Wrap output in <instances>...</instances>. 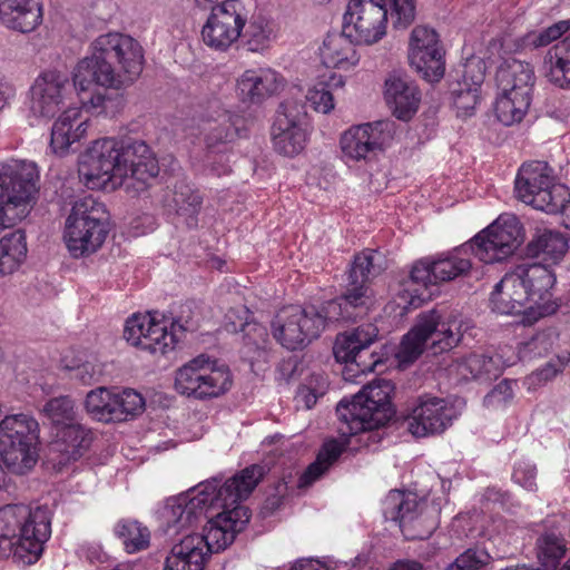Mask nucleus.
I'll return each mask as SVG.
<instances>
[{
  "instance_id": "nucleus-54",
  "label": "nucleus",
  "mask_w": 570,
  "mask_h": 570,
  "mask_svg": "<svg viewBox=\"0 0 570 570\" xmlns=\"http://www.w3.org/2000/svg\"><path fill=\"white\" fill-rule=\"evenodd\" d=\"M570 30L569 20H560L544 29L530 31L520 39L522 49H538L549 46Z\"/></svg>"
},
{
  "instance_id": "nucleus-38",
  "label": "nucleus",
  "mask_w": 570,
  "mask_h": 570,
  "mask_svg": "<svg viewBox=\"0 0 570 570\" xmlns=\"http://www.w3.org/2000/svg\"><path fill=\"white\" fill-rule=\"evenodd\" d=\"M544 68L552 83L561 88L570 87V33L548 50Z\"/></svg>"
},
{
  "instance_id": "nucleus-60",
  "label": "nucleus",
  "mask_w": 570,
  "mask_h": 570,
  "mask_svg": "<svg viewBox=\"0 0 570 570\" xmlns=\"http://www.w3.org/2000/svg\"><path fill=\"white\" fill-rule=\"evenodd\" d=\"M513 397L512 382L502 380L483 399L487 407H500L505 405Z\"/></svg>"
},
{
  "instance_id": "nucleus-6",
  "label": "nucleus",
  "mask_w": 570,
  "mask_h": 570,
  "mask_svg": "<svg viewBox=\"0 0 570 570\" xmlns=\"http://www.w3.org/2000/svg\"><path fill=\"white\" fill-rule=\"evenodd\" d=\"M389 10L395 28L405 29L415 19L414 0H350L344 32L357 43H376L386 35Z\"/></svg>"
},
{
  "instance_id": "nucleus-46",
  "label": "nucleus",
  "mask_w": 570,
  "mask_h": 570,
  "mask_svg": "<svg viewBox=\"0 0 570 570\" xmlns=\"http://www.w3.org/2000/svg\"><path fill=\"white\" fill-rule=\"evenodd\" d=\"M531 98L519 95L518 92H503L497 98L494 111L498 120L504 126H511L520 122L527 115Z\"/></svg>"
},
{
  "instance_id": "nucleus-37",
  "label": "nucleus",
  "mask_w": 570,
  "mask_h": 570,
  "mask_svg": "<svg viewBox=\"0 0 570 570\" xmlns=\"http://www.w3.org/2000/svg\"><path fill=\"white\" fill-rule=\"evenodd\" d=\"M510 365L512 362L498 354L472 353L458 364V371L464 379H491L498 377Z\"/></svg>"
},
{
  "instance_id": "nucleus-8",
  "label": "nucleus",
  "mask_w": 570,
  "mask_h": 570,
  "mask_svg": "<svg viewBox=\"0 0 570 570\" xmlns=\"http://www.w3.org/2000/svg\"><path fill=\"white\" fill-rule=\"evenodd\" d=\"M39 174L32 163L0 164V229L10 228L31 212Z\"/></svg>"
},
{
  "instance_id": "nucleus-35",
  "label": "nucleus",
  "mask_w": 570,
  "mask_h": 570,
  "mask_svg": "<svg viewBox=\"0 0 570 570\" xmlns=\"http://www.w3.org/2000/svg\"><path fill=\"white\" fill-rule=\"evenodd\" d=\"M495 78L501 91H515L532 99L534 72L529 63L515 59L508 60L498 69Z\"/></svg>"
},
{
  "instance_id": "nucleus-14",
  "label": "nucleus",
  "mask_w": 570,
  "mask_h": 570,
  "mask_svg": "<svg viewBox=\"0 0 570 570\" xmlns=\"http://www.w3.org/2000/svg\"><path fill=\"white\" fill-rule=\"evenodd\" d=\"M522 239L523 228L518 217L502 214L469 243V248L481 262L492 264L510 256Z\"/></svg>"
},
{
  "instance_id": "nucleus-41",
  "label": "nucleus",
  "mask_w": 570,
  "mask_h": 570,
  "mask_svg": "<svg viewBox=\"0 0 570 570\" xmlns=\"http://www.w3.org/2000/svg\"><path fill=\"white\" fill-rule=\"evenodd\" d=\"M26 234L18 229L0 238V277L14 273L26 261Z\"/></svg>"
},
{
  "instance_id": "nucleus-16",
  "label": "nucleus",
  "mask_w": 570,
  "mask_h": 570,
  "mask_svg": "<svg viewBox=\"0 0 570 570\" xmlns=\"http://www.w3.org/2000/svg\"><path fill=\"white\" fill-rule=\"evenodd\" d=\"M377 335V327L371 323L337 335L333 351L336 361L346 364L343 371L345 381H354L355 371L362 374L373 372L382 362L374 352L370 353V361L364 358L366 350L376 341Z\"/></svg>"
},
{
  "instance_id": "nucleus-2",
  "label": "nucleus",
  "mask_w": 570,
  "mask_h": 570,
  "mask_svg": "<svg viewBox=\"0 0 570 570\" xmlns=\"http://www.w3.org/2000/svg\"><path fill=\"white\" fill-rule=\"evenodd\" d=\"M144 50L129 35L108 32L91 45V55L81 59L72 75L73 87L89 90L92 83L121 87L131 83L142 71Z\"/></svg>"
},
{
  "instance_id": "nucleus-17",
  "label": "nucleus",
  "mask_w": 570,
  "mask_h": 570,
  "mask_svg": "<svg viewBox=\"0 0 570 570\" xmlns=\"http://www.w3.org/2000/svg\"><path fill=\"white\" fill-rule=\"evenodd\" d=\"M247 11L239 0H223L212 7L202 29L204 43L217 51H226L236 42L245 28Z\"/></svg>"
},
{
  "instance_id": "nucleus-51",
  "label": "nucleus",
  "mask_w": 570,
  "mask_h": 570,
  "mask_svg": "<svg viewBox=\"0 0 570 570\" xmlns=\"http://www.w3.org/2000/svg\"><path fill=\"white\" fill-rule=\"evenodd\" d=\"M560 334L556 328H547L535 333L529 341L519 348V356L522 361L547 356L556 350Z\"/></svg>"
},
{
  "instance_id": "nucleus-33",
  "label": "nucleus",
  "mask_w": 570,
  "mask_h": 570,
  "mask_svg": "<svg viewBox=\"0 0 570 570\" xmlns=\"http://www.w3.org/2000/svg\"><path fill=\"white\" fill-rule=\"evenodd\" d=\"M91 443V432L80 423L62 428L51 443L50 451L58 453L59 464L78 460Z\"/></svg>"
},
{
  "instance_id": "nucleus-52",
  "label": "nucleus",
  "mask_w": 570,
  "mask_h": 570,
  "mask_svg": "<svg viewBox=\"0 0 570 570\" xmlns=\"http://www.w3.org/2000/svg\"><path fill=\"white\" fill-rule=\"evenodd\" d=\"M245 343L243 354L253 365L255 362L266 361L267 356V332L266 328L257 324H245Z\"/></svg>"
},
{
  "instance_id": "nucleus-4",
  "label": "nucleus",
  "mask_w": 570,
  "mask_h": 570,
  "mask_svg": "<svg viewBox=\"0 0 570 570\" xmlns=\"http://www.w3.org/2000/svg\"><path fill=\"white\" fill-rule=\"evenodd\" d=\"M51 534V512L47 507L26 504L0 508V558L12 556L21 564L35 563Z\"/></svg>"
},
{
  "instance_id": "nucleus-1",
  "label": "nucleus",
  "mask_w": 570,
  "mask_h": 570,
  "mask_svg": "<svg viewBox=\"0 0 570 570\" xmlns=\"http://www.w3.org/2000/svg\"><path fill=\"white\" fill-rule=\"evenodd\" d=\"M394 385L390 380L375 379L357 392L351 401L342 400L336 406L341 422L338 432L344 442L330 440L320 450L316 461L308 465L299 479V487L316 481L341 455L345 445L370 446L381 441L380 429L394 415L391 396Z\"/></svg>"
},
{
  "instance_id": "nucleus-36",
  "label": "nucleus",
  "mask_w": 570,
  "mask_h": 570,
  "mask_svg": "<svg viewBox=\"0 0 570 570\" xmlns=\"http://www.w3.org/2000/svg\"><path fill=\"white\" fill-rule=\"evenodd\" d=\"M38 441L13 440L11 446L0 441V462L13 474H26L38 461Z\"/></svg>"
},
{
  "instance_id": "nucleus-28",
  "label": "nucleus",
  "mask_w": 570,
  "mask_h": 570,
  "mask_svg": "<svg viewBox=\"0 0 570 570\" xmlns=\"http://www.w3.org/2000/svg\"><path fill=\"white\" fill-rule=\"evenodd\" d=\"M210 556L206 540L200 534H188L173 546L164 570H204Z\"/></svg>"
},
{
  "instance_id": "nucleus-7",
  "label": "nucleus",
  "mask_w": 570,
  "mask_h": 570,
  "mask_svg": "<svg viewBox=\"0 0 570 570\" xmlns=\"http://www.w3.org/2000/svg\"><path fill=\"white\" fill-rule=\"evenodd\" d=\"M466 328L458 316L442 320L435 309L421 313L412 330L404 335L396 357L401 365H409L423 353L429 342L433 354L448 352L459 345Z\"/></svg>"
},
{
  "instance_id": "nucleus-56",
  "label": "nucleus",
  "mask_w": 570,
  "mask_h": 570,
  "mask_svg": "<svg viewBox=\"0 0 570 570\" xmlns=\"http://www.w3.org/2000/svg\"><path fill=\"white\" fill-rule=\"evenodd\" d=\"M344 83L345 81L342 76L338 78L333 77L331 81L333 87H343ZM328 87V83L321 82L307 91L306 100L317 112L328 114L334 109V98Z\"/></svg>"
},
{
  "instance_id": "nucleus-34",
  "label": "nucleus",
  "mask_w": 570,
  "mask_h": 570,
  "mask_svg": "<svg viewBox=\"0 0 570 570\" xmlns=\"http://www.w3.org/2000/svg\"><path fill=\"white\" fill-rule=\"evenodd\" d=\"M352 36L346 32L327 35L320 49L322 62L327 68L347 70L356 66L360 56L355 49Z\"/></svg>"
},
{
  "instance_id": "nucleus-12",
  "label": "nucleus",
  "mask_w": 570,
  "mask_h": 570,
  "mask_svg": "<svg viewBox=\"0 0 570 570\" xmlns=\"http://www.w3.org/2000/svg\"><path fill=\"white\" fill-rule=\"evenodd\" d=\"M327 323L330 322L323 308L317 312L289 305L278 311L271 328L274 338L283 347L296 351L317 338Z\"/></svg>"
},
{
  "instance_id": "nucleus-24",
  "label": "nucleus",
  "mask_w": 570,
  "mask_h": 570,
  "mask_svg": "<svg viewBox=\"0 0 570 570\" xmlns=\"http://www.w3.org/2000/svg\"><path fill=\"white\" fill-rule=\"evenodd\" d=\"M119 141V164L125 169V179L138 183L137 189L159 174L158 160L150 147L140 139L127 137Z\"/></svg>"
},
{
  "instance_id": "nucleus-19",
  "label": "nucleus",
  "mask_w": 570,
  "mask_h": 570,
  "mask_svg": "<svg viewBox=\"0 0 570 570\" xmlns=\"http://www.w3.org/2000/svg\"><path fill=\"white\" fill-rule=\"evenodd\" d=\"M409 61L429 82L439 81L444 76V50L434 29L426 26H416L412 30Z\"/></svg>"
},
{
  "instance_id": "nucleus-31",
  "label": "nucleus",
  "mask_w": 570,
  "mask_h": 570,
  "mask_svg": "<svg viewBox=\"0 0 570 570\" xmlns=\"http://www.w3.org/2000/svg\"><path fill=\"white\" fill-rule=\"evenodd\" d=\"M216 105V116L209 115L203 120L202 134L208 153H222L227 149L237 135L236 117Z\"/></svg>"
},
{
  "instance_id": "nucleus-50",
  "label": "nucleus",
  "mask_w": 570,
  "mask_h": 570,
  "mask_svg": "<svg viewBox=\"0 0 570 570\" xmlns=\"http://www.w3.org/2000/svg\"><path fill=\"white\" fill-rule=\"evenodd\" d=\"M244 46L253 52H259L269 47L275 37L273 24L264 17H254L245 31H242Z\"/></svg>"
},
{
  "instance_id": "nucleus-29",
  "label": "nucleus",
  "mask_w": 570,
  "mask_h": 570,
  "mask_svg": "<svg viewBox=\"0 0 570 570\" xmlns=\"http://www.w3.org/2000/svg\"><path fill=\"white\" fill-rule=\"evenodd\" d=\"M284 87V79L269 68L249 69L237 80L239 97L245 102L259 104L277 94Z\"/></svg>"
},
{
  "instance_id": "nucleus-30",
  "label": "nucleus",
  "mask_w": 570,
  "mask_h": 570,
  "mask_svg": "<svg viewBox=\"0 0 570 570\" xmlns=\"http://www.w3.org/2000/svg\"><path fill=\"white\" fill-rule=\"evenodd\" d=\"M88 119L78 108L66 109L53 122L50 135V148L57 155H65L72 144L87 135Z\"/></svg>"
},
{
  "instance_id": "nucleus-58",
  "label": "nucleus",
  "mask_w": 570,
  "mask_h": 570,
  "mask_svg": "<svg viewBox=\"0 0 570 570\" xmlns=\"http://www.w3.org/2000/svg\"><path fill=\"white\" fill-rule=\"evenodd\" d=\"M92 83L87 91L77 90L80 102L83 109L92 114H101L106 111L107 105L111 101V99L100 90H94Z\"/></svg>"
},
{
  "instance_id": "nucleus-18",
  "label": "nucleus",
  "mask_w": 570,
  "mask_h": 570,
  "mask_svg": "<svg viewBox=\"0 0 570 570\" xmlns=\"http://www.w3.org/2000/svg\"><path fill=\"white\" fill-rule=\"evenodd\" d=\"M458 415L453 404L446 400L422 395L405 417L406 429L415 438L440 434L452 424Z\"/></svg>"
},
{
  "instance_id": "nucleus-62",
  "label": "nucleus",
  "mask_w": 570,
  "mask_h": 570,
  "mask_svg": "<svg viewBox=\"0 0 570 570\" xmlns=\"http://www.w3.org/2000/svg\"><path fill=\"white\" fill-rule=\"evenodd\" d=\"M455 569L478 570L485 563V554L475 550H466L455 559Z\"/></svg>"
},
{
  "instance_id": "nucleus-13",
  "label": "nucleus",
  "mask_w": 570,
  "mask_h": 570,
  "mask_svg": "<svg viewBox=\"0 0 570 570\" xmlns=\"http://www.w3.org/2000/svg\"><path fill=\"white\" fill-rule=\"evenodd\" d=\"M119 141L102 138L91 142L80 156L78 173L90 189H100L111 183L119 185L125 179V169L119 164Z\"/></svg>"
},
{
  "instance_id": "nucleus-23",
  "label": "nucleus",
  "mask_w": 570,
  "mask_h": 570,
  "mask_svg": "<svg viewBox=\"0 0 570 570\" xmlns=\"http://www.w3.org/2000/svg\"><path fill=\"white\" fill-rule=\"evenodd\" d=\"M391 127L389 121L351 127L340 140L343 155L352 160H361L370 153L383 149L392 139Z\"/></svg>"
},
{
  "instance_id": "nucleus-43",
  "label": "nucleus",
  "mask_w": 570,
  "mask_h": 570,
  "mask_svg": "<svg viewBox=\"0 0 570 570\" xmlns=\"http://www.w3.org/2000/svg\"><path fill=\"white\" fill-rule=\"evenodd\" d=\"M471 252L469 243L445 257L434 259V278L436 284L450 282L456 277L466 275L471 269V262L465 255Z\"/></svg>"
},
{
  "instance_id": "nucleus-26",
  "label": "nucleus",
  "mask_w": 570,
  "mask_h": 570,
  "mask_svg": "<svg viewBox=\"0 0 570 570\" xmlns=\"http://www.w3.org/2000/svg\"><path fill=\"white\" fill-rule=\"evenodd\" d=\"M374 305L375 298L370 286L348 279L345 293L327 302L323 306V312L326 313L328 322L350 321L366 315Z\"/></svg>"
},
{
  "instance_id": "nucleus-47",
  "label": "nucleus",
  "mask_w": 570,
  "mask_h": 570,
  "mask_svg": "<svg viewBox=\"0 0 570 570\" xmlns=\"http://www.w3.org/2000/svg\"><path fill=\"white\" fill-rule=\"evenodd\" d=\"M540 570H556L567 552L564 539L553 531L542 533L535 543Z\"/></svg>"
},
{
  "instance_id": "nucleus-55",
  "label": "nucleus",
  "mask_w": 570,
  "mask_h": 570,
  "mask_svg": "<svg viewBox=\"0 0 570 570\" xmlns=\"http://www.w3.org/2000/svg\"><path fill=\"white\" fill-rule=\"evenodd\" d=\"M115 407L120 415L117 422H125L140 414L145 409L144 397L132 389L114 390Z\"/></svg>"
},
{
  "instance_id": "nucleus-48",
  "label": "nucleus",
  "mask_w": 570,
  "mask_h": 570,
  "mask_svg": "<svg viewBox=\"0 0 570 570\" xmlns=\"http://www.w3.org/2000/svg\"><path fill=\"white\" fill-rule=\"evenodd\" d=\"M42 413L51 424L60 429L79 423V411L76 401L69 395H60L48 400L43 405Z\"/></svg>"
},
{
  "instance_id": "nucleus-9",
  "label": "nucleus",
  "mask_w": 570,
  "mask_h": 570,
  "mask_svg": "<svg viewBox=\"0 0 570 570\" xmlns=\"http://www.w3.org/2000/svg\"><path fill=\"white\" fill-rule=\"evenodd\" d=\"M107 219L105 205L91 196L73 204L65 228V242L72 257L90 255L101 247L108 234Z\"/></svg>"
},
{
  "instance_id": "nucleus-5",
  "label": "nucleus",
  "mask_w": 570,
  "mask_h": 570,
  "mask_svg": "<svg viewBox=\"0 0 570 570\" xmlns=\"http://www.w3.org/2000/svg\"><path fill=\"white\" fill-rule=\"evenodd\" d=\"M554 283L556 275L543 264L517 265L495 285L490 297L491 308L504 315L521 314L528 308L549 313Z\"/></svg>"
},
{
  "instance_id": "nucleus-49",
  "label": "nucleus",
  "mask_w": 570,
  "mask_h": 570,
  "mask_svg": "<svg viewBox=\"0 0 570 570\" xmlns=\"http://www.w3.org/2000/svg\"><path fill=\"white\" fill-rule=\"evenodd\" d=\"M115 533L129 553L138 552L149 546V530L136 520L125 519L119 521L115 527Z\"/></svg>"
},
{
  "instance_id": "nucleus-61",
  "label": "nucleus",
  "mask_w": 570,
  "mask_h": 570,
  "mask_svg": "<svg viewBox=\"0 0 570 570\" xmlns=\"http://www.w3.org/2000/svg\"><path fill=\"white\" fill-rule=\"evenodd\" d=\"M434 259L424 258L416 262L412 269L410 277L414 283L428 286L430 284H436L434 278Z\"/></svg>"
},
{
  "instance_id": "nucleus-32",
  "label": "nucleus",
  "mask_w": 570,
  "mask_h": 570,
  "mask_svg": "<svg viewBox=\"0 0 570 570\" xmlns=\"http://www.w3.org/2000/svg\"><path fill=\"white\" fill-rule=\"evenodd\" d=\"M42 4L39 0H17L0 4L1 22L16 31H33L42 22Z\"/></svg>"
},
{
  "instance_id": "nucleus-20",
  "label": "nucleus",
  "mask_w": 570,
  "mask_h": 570,
  "mask_svg": "<svg viewBox=\"0 0 570 570\" xmlns=\"http://www.w3.org/2000/svg\"><path fill=\"white\" fill-rule=\"evenodd\" d=\"M69 90V78L63 72H41L30 87V112L37 118L50 119L65 104Z\"/></svg>"
},
{
  "instance_id": "nucleus-25",
  "label": "nucleus",
  "mask_w": 570,
  "mask_h": 570,
  "mask_svg": "<svg viewBox=\"0 0 570 570\" xmlns=\"http://www.w3.org/2000/svg\"><path fill=\"white\" fill-rule=\"evenodd\" d=\"M487 66L482 58L472 56L463 66L460 80L452 85L451 96L459 116H470L480 102V90L485 78Z\"/></svg>"
},
{
  "instance_id": "nucleus-39",
  "label": "nucleus",
  "mask_w": 570,
  "mask_h": 570,
  "mask_svg": "<svg viewBox=\"0 0 570 570\" xmlns=\"http://www.w3.org/2000/svg\"><path fill=\"white\" fill-rule=\"evenodd\" d=\"M39 423L29 414L18 413L6 415L0 422V441L11 446L13 440L39 441Z\"/></svg>"
},
{
  "instance_id": "nucleus-63",
  "label": "nucleus",
  "mask_w": 570,
  "mask_h": 570,
  "mask_svg": "<svg viewBox=\"0 0 570 570\" xmlns=\"http://www.w3.org/2000/svg\"><path fill=\"white\" fill-rule=\"evenodd\" d=\"M535 475V468L530 464H520L513 472L514 481L529 491H533L537 488Z\"/></svg>"
},
{
  "instance_id": "nucleus-11",
  "label": "nucleus",
  "mask_w": 570,
  "mask_h": 570,
  "mask_svg": "<svg viewBox=\"0 0 570 570\" xmlns=\"http://www.w3.org/2000/svg\"><path fill=\"white\" fill-rule=\"evenodd\" d=\"M386 520L399 522L406 540L429 539L439 525V509L413 493L392 490L383 502Z\"/></svg>"
},
{
  "instance_id": "nucleus-27",
  "label": "nucleus",
  "mask_w": 570,
  "mask_h": 570,
  "mask_svg": "<svg viewBox=\"0 0 570 570\" xmlns=\"http://www.w3.org/2000/svg\"><path fill=\"white\" fill-rule=\"evenodd\" d=\"M384 98L392 114L400 120H410L419 110L421 91L407 75L392 73L384 83Z\"/></svg>"
},
{
  "instance_id": "nucleus-15",
  "label": "nucleus",
  "mask_w": 570,
  "mask_h": 570,
  "mask_svg": "<svg viewBox=\"0 0 570 570\" xmlns=\"http://www.w3.org/2000/svg\"><path fill=\"white\" fill-rule=\"evenodd\" d=\"M515 197L539 210H551V199L560 200L566 195V186L554 184L551 169L543 161L524 164L514 181Z\"/></svg>"
},
{
  "instance_id": "nucleus-22",
  "label": "nucleus",
  "mask_w": 570,
  "mask_h": 570,
  "mask_svg": "<svg viewBox=\"0 0 570 570\" xmlns=\"http://www.w3.org/2000/svg\"><path fill=\"white\" fill-rule=\"evenodd\" d=\"M305 117L303 106L294 101L282 105V111L273 125V144L278 154L293 157L304 149L307 138Z\"/></svg>"
},
{
  "instance_id": "nucleus-21",
  "label": "nucleus",
  "mask_w": 570,
  "mask_h": 570,
  "mask_svg": "<svg viewBox=\"0 0 570 570\" xmlns=\"http://www.w3.org/2000/svg\"><path fill=\"white\" fill-rule=\"evenodd\" d=\"M237 501L230 507H210L209 511L222 509V512L210 515L208 524L199 533L209 548L210 554L225 550L233 543L238 532L243 531L249 521L248 508Z\"/></svg>"
},
{
  "instance_id": "nucleus-10",
  "label": "nucleus",
  "mask_w": 570,
  "mask_h": 570,
  "mask_svg": "<svg viewBox=\"0 0 570 570\" xmlns=\"http://www.w3.org/2000/svg\"><path fill=\"white\" fill-rule=\"evenodd\" d=\"M233 386L229 367L206 354L189 360L175 372V390L199 401L226 394Z\"/></svg>"
},
{
  "instance_id": "nucleus-45",
  "label": "nucleus",
  "mask_w": 570,
  "mask_h": 570,
  "mask_svg": "<svg viewBox=\"0 0 570 570\" xmlns=\"http://www.w3.org/2000/svg\"><path fill=\"white\" fill-rule=\"evenodd\" d=\"M203 196L190 185L178 183L173 195V205L176 214L184 218L189 227L197 225V215L200 212Z\"/></svg>"
},
{
  "instance_id": "nucleus-59",
  "label": "nucleus",
  "mask_w": 570,
  "mask_h": 570,
  "mask_svg": "<svg viewBox=\"0 0 570 570\" xmlns=\"http://www.w3.org/2000/svg\"><path fill=\"white\" fill-rule=\"evenodd\" d=\"M570 363V352L558 354L554 360H550L542 367L532 373L531 377L538 382H547L552 380L557 374Z\"/></svg>"
},
{
  "instance_id": "nucleus-44",
  "label": "nucleus",
  "mask_w": 570,
  "mask_h": 570,
  "mask_svg": "<svg viewBox=\"0 0 570 570\" xmlns=\"http://www.w3.org/2000/svg\"><path fill=\"white\" fill-rule=\"evenodd\" d=\"M83 405L87 413L99 422H117V415H120L115 407L114 390L107 387L88 392Z\"/></svg>"
},
{
  "instance_id": "nucleus-53",
  "label": "nucleus",
  "mask_w": 570,
  "mask_h": 570,
  "mask_svg": "<svg viewBox=\"0 0 570 570\" xmlns=\"http://www.w3.org/2000/svg\"><path fill=\"white\" fill-rule=\"evenodd\" d=\"M382 256L376 250L366 249L357 254L350 269L348 279L368 284L371 277L379 275L383 267Z\"/></svg>"
},
{
  "instance_id": "nucleus-42",
  "label": "nucleus",
  "mask_w": 570,
  "mask_h": 570,
  "mask_svg": "<svg viewBox=\"0 0 570 570\" xmlns=\"http://www.w3.org/2000/svg\"><path fill=\"white\" fill-rule=\"evenodd\" d=\"M568 242L559 232L544 229L538 232L527 245V254L531 257L543 256L544 261L558 263L568 250Z\"/></svg>"
},
{
  "instance_id": "nucleus-3",
  "label": "nucleus",
  "mask_w": 570,
  "mask_h": 570,
  "mask_svg": "<svg viewBox=\"0 0 570 570\" xmlns=\"http://www.w3.org/2000/svg\"><path fill=\"white\" fill-rule=\"evenodd\" d=\"M265 472L264 465L252 464L223 484L216 479L202 483L193 491L167 499L160 517L168 529L187 528L207 517L210 507H230L247 499Z\"/></svg>"
},
{
  "instance_id": "nucleus-64",
  "label": "nucleus",
  "mask_w": 570,
  "mask_h": 570,
  "mask_svg": "<svg viewBox=\"0 0 570 570\" xmlns=\"http://www.w3.org/2000/svg\"><path fill=\"white\" fill-rule=\"evenodd\" d=\"M551 207H553L551 210H543L547 214L550 215H561L562 216V224L566 228L570 229V190L566 186V195L560 198V200L551 199Z\"/></svg>"
},
{
  "instance_id": "nucleus-40",
  "label": "nucleus",
  "mask_w": 570,
  "mask_h": 570,
  "mask_svg": "<svg viewBox=\"0 0 570 570\" xmlns=\"http://www.w3.org/2000/svg\"><path fill=\"white\" fill-rule=\"evenodd\" d=\"M176 345V333H168V323L156 321L148 316V324L144 325L139 332V340L134 346L151 353L165 354L167 351L174 350Z\"/></svg>"
},
{
  "instance_id": "nucleus-57",
  "label": "nucleus",
  "mask_w": 570,
  "mask_h": 570,
  "mask_svg": "<svg viewBox=\"0 0 570 570\" xmlns=\"http://www.w3.org/2000/svg\"><path fill=\"white\" fill-rule=\"evenodd\" d=\"M169 324L170 331L168 333H176V343L185 332L195 331L198 326V313L195 304L186 302L179 305Z\"/></svg>"
}]
</instances>
